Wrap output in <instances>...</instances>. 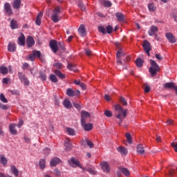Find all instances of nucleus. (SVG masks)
I'll return each mask as SVG.
<instances>
[{
	"label": "nucleus",
	"instance_id": "1",
	"mask_svg": "<svg viewBox=\"0 0 177 177\" xmlns=\"http://www.w3.org/2000/svg\"><path fill=\"white\" fill-rule=\"evenodd\" d=\"M115 110L118 113V114L116 115V118L120 121V122L118 123V125L121 126V122H122L121 115H122L123 118H125V117H127V113H128V109H124L121 105L116 104L115 105Z\"/></svg>",
	"mask_w": 177,
	"mask_h": 177
},
{
	"label": "nucleus",
	"instance_id": "2",
	"mask_svg": "<svg viewBox=\"0 0 177 177\" xmlns=\"http://www.w3.org/2000/svg\"><path fill=\"white\" fill-rule=\"evenodd\" d=\"M150 64L151 66L149 68V73L151 77H154L157 75L158 71H160V66L153 59L150 60Z\"/></svg>",
	"mask_w": 177,
	"mask_h": 177
},
{
	"label": "nucleus",
	"instance_id": "3",
	"mask_svg": "<svg viewBox=\"0 0 177 177\" xmlns=\"http://www.w3.org/2000/svg\"><path fill=\"white\" fill-rule=\"evenodd\" d=\"M59 13H60V7L57 6L53 11L51 19L53 23H59L60 21V17H59Z\"/></svg>",
	"mask_w": 177,
	"mask_h": 177
},
{
	"label": "nucleus",
	"instance_id": "4",
	"mask_svg": "<svg viewBox=\"0 0 177 177\" xmlns=\"http://www.w3.org/2000/svg\"><path fill=\"white\" fill-rule=\"evenodd\" d=\"M68 164L73 168H75V167H79V168H81V169H86L85 167H83L82 165H81L80 160L75 158H71V160H68Z\"/></svg>",
	"mask_w": 177,
	"mask_h": 177
},
{
	"label": "nucleus",
	"instance_id": "5",
	"mask_svg": "<svg viewBox=\"0 0 177 177\" xmlns=\"http://www.w3.org/2000/svg\"><path fill=\"white\" fill-rule=\"evenodd\" d=\"M18 78L24 85L28 86L30 85V81L28 78L21 72L18 73Z\"/></svg>",
	"mask_w": 177,
	"mask_h": 177
},
{
	"label": "nucleus",
	"instance_id": "6",
	"mask_svg": "<svg viewBox=\"0 0 177 177\" xmlns=\"http://www.w3.org/2000/svg\"><path fill=\"white\" fill-rule=\"evenodd\" d=\"M66 95L70 97H74V96H79V95H81V92L80 90L74 91L73 88H67Z\"/></svg>",
	"mask_w": 177,
	"mask_h": 177
},
{
	"label": "nucleus",
	"instance_id": "7",
	"mask_svg": "<svg viewBox=\"0 0 177 177\" xmlns=\"http://www.w3.org/2000/svg\"><path fill=\"white\" fill-rule=\"evenodd\" d=\"M49 46L53 50V53H57V52L59 50V47L57 46V41L56 40H50L49 42Z\"/></svg>",
	"mask_w": 177,
	"mask_h": 177
},
{
	"label": "nucleus",
	"instance_id": "8",
	"mask_svg": "<svg viewBox=\"0 0 177 177\" xmlns=\"http://www.w3.org/2000/svg\"><path fill=\"white\" fill-rule=\"evenodd\" d=\"M101 168L104 172L106 174H109L110 172V165L107 162H101Z\"/></svg>",
	"mask_w": 177,
	"mask_h": 177
},
{
	"label": "nucleus",
	"instance_id": "9",
	"mask_svg": "<svg viewBox=\"0 0 177 177\" xmlns=\"http://www.w3.org/2000/svg\"><path fill=\"white\" fill-rule=\"evenodd\" d=\"M89 117H91V113H89V112L82 111L81 113V122H85L86 118H89Z\"/></svg>",
	"mask_w": 177,
	"mask_h": 177
},
{
	"label": "nucleus",
	"instance_id": "10",
	"mask_svg": "<svg viewBox=\"0 0 177 177\" xmlns=\"http://www.w3.org/2000/svg\"><path fill=\"white\" fill-rule=\"evenodd\" d=\"M17 44L19 46H24L26 45V36H24V34L21 33V36L18 37Z\"/></svg>",
	"mask_w": 177,
	"mask_h": 177
},
{
	"label": "nucleus",
	"instance_id": "11",
	"mask_svg": "<svg viewBox=\"0 0 177 177\" xmlns=\"http://www.w3.org/2000/svg\"><path fill=\"white\" fill-rule=\"evenodd\" d=\"M4 9L8 16L13 15V11L12 10V8H10V4L9 3H6L4 4Z\"/></svg>",
	"mask_w": 177,
	"mask_h": 177
},
{
	"label": "nucleus",
	"instance_id": "12",
	"mask_svg": "<svg viewBox=\"0 0 177 177\" xmlns=\"http://www.w3.org/2000/svg\"><path fill=\"white\" fill-rule=\"evenodd\" d=\"M26 45L28 48H31L35 45V41L34 40V38L32 37H28L26 39Z\"/></svg>",
	"mask_w": 177,
	"mask_h": 177
},
{
	"label": "nucleus",
	"instance_id": "13",
	"mask_svg": "<svg viewBox=\"0 0 177 177\" xmlns=\"http://www.w3.org/2000/svg\"><path fill=\"white\" fill-rule=\"evenodd\" d=\"M62 162V160L59 158H53L50 161V167H56V165L60 164Z\"/></svg>",
	"mask_w": 177,
	"mask_h": 177
},
{
	"label": "nucleus",
	"instance_id": "14",
	"mask_svg": "<svg viewBox=\"0 0 177 177\" xmlns=\"http://www.w3.org/2000/svg\"><path fill=\"white\" fill-rule=\"evenodd\" d=\"M82 125L83 127V128L84 129V131H92V129H93V125L91 123L86 124V122H84L83 123V122H81Z\"/></svg>",
	"mask_w": 177,
	"mask_h": 177
},
{
	"label": "nucleus",
	"instance_id": "15",
	"mask_svg": "<svg viewBox=\"0 0 177 177\" xmlns=\"http://www.w3.org/2000/svg\"><path fill=\"white\" fill-rule=\"evenodd\" d=\"M142 48H144V50H151V44H150V42L147 40H144L142 44Z\"/></svg>",
	"mask_w": 177,
	"mask_h": 177
},
{
	"label": "nucleus",
	"instance_id": "16",
	"mask_svg": "<svg viewBox=\"0 0 177 177\" xmlns=\"http://www.w3.org/2000/svg\"><path fill=\"white\" fill-rule=\"evenodd\" d=\"M78 32L80 37H85L86 35V30H85V26L81 24L79 29Z\"/></svg>",
	"mask_w": 177,
	"mask_h": 177
},
{
	"label": "nucleus",
	"instance_id": "17",
	"mask_svg": "<svg viewBox=\"0 0 177 177\" xmlns=\"http://www.w3.org/2000/svg\"><path fill=\"white\" fill-rule=\"evenodd\" d=\"M158 31V28L156 26H152L150 30L148 31L149 35L150 37H153V35H156V32Z\"/></svg>",
	"mask_w": 177,
	"mask_h": 177
},
{
	"label": "nucleus",
	"instance_id": "18",
	"mask_svg": "<svg viewBox=\"0 0 177 177\" xmlns=\"http://www.w3.org/2000/svg\"><path fill=\"white\" fill-rule=\"evenodd\" d=\"M16 124H10L9 125L10 132L12 135H17V130L16 129Z\"/></svg>",
	"mask_w": 177,
	"mask_h": 177
},
{
	"label": "nucleus",
	"instance_id": "19",
	"mask_svg": "<svg viewBox=\"0 0 177 177\" xmlns=\"http://www.w3.org/2000/svg\"><path fill=\"white\" fill-rule=\"evenodd\" d=\"M118 169L124 176H129V175H131L129 170L125 167H119Z\"/></svg>",
	"mask_w": 177,
	"mask_h": 177
},
{
	"label": "nucleus",
	"instance_id": "20",
	"mask_svg": "<svg viewBox=\"0 0 177 177\" xmlns=\"http://www.w3.org/2000/svg\"><path fill=\"white\" fill-rule=\"evenodd\" d=\"M118 153H120L122 156H126L128 154V149L124 147H119L118 148Z\"/></svg>",
	"mask_w": 177,
	"mask_h": 177
},
{
	"label": "nucleus",
	"instance_id": "21",
	"mask_svg": "<svg viewBox=\"0 0 177 177\" xmlns=\"http://www.w3.org/2000/svg\"><path fill=\"white\" fill-rule=\"evenodd\" d=\"M166 38H167L168 41L171 42V44H175L176 40L175 39V37L171 32L166 33Z\"/></svg>",
	"mask_w": 177,
	"mask_h": 177
},
{
	"label": "nucleus",
	"instance_id": "22",
	"mask_svg": "<svg viewBox=\"0 0 177 177\" xmlns=\"http://www.w3.org/2000/svg\"><path fill=\"white\" fill-rule=\"evenodd\" d=\"M54 73L57 77L60 78V80H64V78H66V75L64 73H62V72L57 69L54 70Z\"/></svg>",
	"mask_w": 177,
	"mask_h": 177
},
{
	"label": "nucleus",
	"instance_id": "23",
	"mask_svg": "<svg viewBox=\"0 0 177 177\" xmlns=\"http://www.w3.org/2000/svg\"><path fill=\"white\" fill-rule=\"evenodd\" d=\"M8 50L9 52H15L16 50V44L13 42H10L8 46Z\"/></svg>",
	"mask_w": 177,
	"mask_h": 177
},
{
	"label": "nucleus",
	"instance_id": "24",
	"mask_svg": "<svg viewBox=\"0 0 177 177\" xmlns=\"http://www.w3.org/2000/svg\"><path fill=\"white\" fill-rule=\"evenodd\" d=\"M42 16H44V12H39L37 16V18H36V20H35V24L37 25V26H41V19H42Z\"/></svg>",
	"mask_w": 177,
	"mask_h": 177
},
{
	"label": "nucleus",
	"instance_id": "25",
	"mask_svg": "<svg viewBox=\"0 0 177 177\" xmlns=\"http://www.w3.org/2000/svg\"><path fill=\"white\" fill-rule=\"evenodd\" d=\"M12 6L14 9H20V6H21V0H15Z\"/></svg>",
	"mask_w": 177,
	"mask_h": 177
},
{
	"label": "nucleus",
	"instance_id": "26",
	"mask_svg": "<svg viewBox=\"0 0 177 177\" xmlns=\"http://www.w3.org/2000/svg\"><path fill=\"white\" fill-rule=\"evenodd\" d=\"M164 88L165 89H174L175 88L174 82H167L164 84Z\"/></svg>",
	"mask_w": 177,
	"mask_h": 177
},
{
	"label": "nucleus",
	"instance_id": "27",
	"mask_svg": "<svg viewBox=\"0 0 177 177\" xmlns=\"http://www.w3.org/2000/svg\"><path fill=\"white\" fill-rule=\"evenodd\" d=\"M63 105L64 106V107H66V109H71V107H73L71 102H70V100L67 99L64 100Z\"/></svg>",
	"mask_w": 177,
	"mask_h": 177
},
{
	"label": "nucleus",
	"instance_id": "28",
	"mask_svg": "<svg viewBox=\"0 0 177 177\" xmlns=\"http://www.w3.org/2000/svg\"><path fill=\"white\" fill-rule=\"evenodd\" d=\"M118 21H124L125 20V17H124V14L121 12H117L115 14Z\"/></svg>",
	"mask_w": 177,
	"mask_h": 177
},
{
	"label": "nucleus",
	"instance_id": "29",
	"mask_svg": "<svg viewBox=\"0 0 177 177\" xmlns=\"http://www.w3.org/2000/svg\"><path fill=\"white\" fill-rule=\"evenodd\" d=\"M10 28L12 30H16L17 28H19V25L17 24V21L15 20H11L10 22Z\"/></svg>",
	"mask_w": 177,
	"mask_h": 177
},
{
	"label": "nucleus",
	"instance_id": "30",
	"mask_svg": "<svg viewBox=\"0 0 177 177\" xmlns=\"http://www.w3.org/2000/svg\"><path fill=\"white\" fill-rule=\"evenodd\" d=\"M0 162L3 165V167L8 164V159L5 157L4 155L0 156Z\"/></svg>",
	"mask_w": 177,
	"mask_h": 177
},
{
	"label": "nucleus",
	"instance_id": "31",
	"mask_svg": "<svg viewBox=\"0 0 177 177\" xmlns=\"http://www.w3.org/2000/svg\"><path fill=\"white\" fill-rule=\"evenodd\" d=\"M137 153H138V154H143V153H145V147H143V145H138L137 146Z\"/></svg>",
	"mask_w": 177,
	"mask_h": 177
},
{
	"label": "nucleus",
	"instance_id": "32",
	"mask_svg": "<svg viewBox=\"0 0 177 177\" xmlns=\"http://www.w3.org/2000/svg\"><path fill=\"white\" fill-rule=\"evenodd\" d=\"M11 172L15 175V176H19V169H17L16 166H11Z\"/></svg>",
	"mask_w": 177,
	"mask_h": 177
},
{
	"label": "nucleus",
	"instance_id": "33",
	"mask_svg": "<svg viewBox=\"0 0 177 177\" xmlns=\"http://www.w3.org/2000/svg\"><path fill=\"white\" fill-rule=\"evenodd\" d=\"M124 56H125V53H124V51H122V48H120L116 53L117 59H118L120 57H124Z\"/></svg>",
	"mask_w": 177,
	"mask_h": 177
},
{
	"label": "nucleus",
	"instance_id": "34",
	"mask_svg": "<svg viewBox=\"0 0 177 177\" xmlns=\"http://www.w3.org/2000/svg\"><path fill=\"white\" fill-rule=\"evenodd\" d=\"M0 73L3 75L8 74V67L3 66H0Z\"/></svg>",
	"mask_w": 177,
	"mask_h": 177
},
{
	"label": "nucleus",
	"instance_id": "35",
	"mask_svg": "<svg viewBox=\"0 0 177 177\" xmlns=\"http://www.w3.org/2000/svg\"><path fill=\"white\" fill-rule=\"evenodd\" d=\"M64 146H65L66 150H71V148L73 147V145H71V142L68 140L65 141Z\"/></svg>",
	"mask_w": 177,
	"mask_h": 177
},
{
	"label": "nucleus",
	"instance_id": "36",
	"mask_svg": "<svg viewBox=\"0 0 177 177\" xmlns=\"http://www.w3.org/2000/svg\"><path fill=\"white\" fill-rule=\"evenodd\" d=\"M46 162V160H45V159H40L39 164L41 169H45Z\"/></svg>",
	"mask_w": 177,
	"mask_h": 177
},
{
	"label": "nucleus",
	"instance_id": "37",
	"mask_svg": "<svg viewBox=\"0 0 177 177\" xmlns=\"http://www.w3.org/2000/svg\"><path fill=\"white\" fill-rule=\"evenodd\" d=\"M78 7L82 10V12H85L86 10V7L84 5L82 1H78Z\"/></svg>",
	"mask_w": 177,
	"mask_h": 177
},
{
	"label": "nucleus",
	"instance_id": "38",
	"mask_svg": "<svg viewBox=\"0 0 177 177\" xmlns=\"http://www.w3.org/2000/svg\"><path fill=\"white\" fill-rule=\"evenodd\" d=\"M68 68L69 70H71V71H74L75 73H77V71L75 65H74L73 64H68Z\"/></svg>",
	"mask_w": 177,
	"mask_h": 177
},
{
	"label": "nucleus",
	"instance_id": "39",
	"mask_svg": "<svg viewBox=\"0 0 177 177\" xmlns=\"http://www.w3.org/2000/svg\"><path fill=\"white\" fill-rule=\"evenodd\" d=\"M125 138L127 139V141L129 143V145H131V143H132V136H131V133H126Z\"/></svg>",
	"mask_w": 177,
	"mask_h": 177
},
{
	"label": "nucleus",
	"instance_id": "40",
	"mask_svg": "<svg viewBox=\"0 0 177 177\" xmlns=\"http://www.w3.org/2000/svg\"><path fill=\"white\" fill-rule=\"evenodd\" d=\"M136 64L137 67H142V66H143V60H142L140 58H138L136 60Z\"/></svg>",
	"mask_w": 177,
	"mask_h": 177
},
{
	"label": "nucleus",
	"instance_id": "41",
	"mask_svg": "<svg viewBox=\"0 0 177 177\" xmlns=\"http://www.w3.org/2000/svg\"><path fill=\"white\" fill-rule=\"evenodd\" d=\"M51 82H57L58 80H57V77H56V75H54V74H51L50 75V77H49Z\"/></svg>",
	"mask_w": 177,
	"mask_h": 177
},
{
	"label": "nucleus",
	"instance_id": "42",
	"mask_svg": "<svg viewBox=\"0 0 177 177\" xmlns=\"http://www.w3.org/2000/svg\"><path fill=\"white\" fill-rule=\"evenodd\" d=\"M66 131L71 136H74L75 135V131L70 127L66 128Z\"/></svg>",
	"mask_w": 177,
	"mask_h": 177
},
{
	"label": "nucleus",
	"instance_id": "43",
	"mask_svg": "<svg viewBox=\"0 0 177 177\" xmlns=\"http://www.w3.org/2000/svg\"><path fill=\"white\" fill-rule=\"evenodd\" d=\"M32 53H33L35 57H38V59H41V51H39V50H33Z\"/></svg>",
	"mask_w": 177,
	"mask_h": 177
},
{
	"label": "nucleus",
	"instance_id": "44",
	"mask_svg": "<svg viewBox=\"0 0 177 177\" xmlns=\"http://www.w3.org/2000/svg\"><path fill=\"white\" fill-rule=\"evenodd\" d=\"M53 66L55 67V68H58V70H62L63 68V64L60 62H56L53 64Z\"/></svg>",
	"mask_w": 177,
	"mask_h": 177
},
{
	"label": "nucleus",
	"instance_id": "45",
	"mask_svg": "<svg viewBox=\"0 0 177 177\" xmlns=\"http://www.w3.org/2000/svg\"><path fill=\"white\" fill-rule=\"evenodd\" d=\"M120 102L121 104H122L123 106L128 105V102H127V100H125V97H120Z\"/></svg>",
	"mask_w": 177,
	"mask_h": 177
},
{
	"label": "nucleus",
	"instance_id": "46",
	"mask_svg": "<svg viewBox=\"0 0 177 177\" xmlns=\"http://www.w3.org/2000/svg\"><path fill=\"white\" fill-rule=\"evenodd\" d=\"M86 143L87 146H88L90 147V149H93L95 145L93 144V142H92V141H91L89 140H86Z\"/></svg>",
	"mask_w": 177,
	"mask_h": 177
},
{
	"label": "nucleus",
	"instance_id": "47",
	"mask_svg": "<svg viewBox=\"0 0 177 177\" xmlns=\"http://www.w3.org/2000/svg\"><path fill=\"white\" fill-rule=\"evenodd\" d=\"M0 100L3 102V103H8V99H6L3 93L0 95Z\"/></svg>",
	"mask_w": 177,
	"mask_h": 177
},
{
	"label": "nucleus",
	"instance_id": "48",
	"mask_svg": "<svg viewBox=\"0 0 177 177\" xmlns=\"http://www.w3.org/2000/svg\"><path fill=\"white\" fill-rule=\"evenodd\" d=\"M168 176L172 177L175 175V169H171L168 170Z\"/></svg>",
	"mask_w": 177,
	"mask_h": 177
},
{
	"label": "nucleus",
	"instance_id": "49",
	"mask_svg": "<svg viewBox=\"0 0 177 177\" xmlns=\"http://www.w3.org/2000/svg\"><path fill=\"white\" fill-rule=\"evenodd\" d=\"M87 172H89V174H91V175H96V171H95L92 168H87L86 169Z\"/></svg>",
	"mask_w": 177,
	"mask_h": 177
},
{
	"label": "nucleus",
	"instance_id": "50",
	"mask_svg": "<svg viewBox=\"0 0 177 177\" xmlns=\"http://www.w3.org/2000/svg\"><path fill=\"white\" fill-rule=\"evenodd\" d=\"M106 29L107 34H111V32H113V26L109 25L106 26Z\"/></svg>",
	"mask_w": 177,
	"mask_h": 177
},
{
	"label": "nucleus",
	"instance_id": "51",
	"mask_svg": "<svg viewBox=\"0 0 177 177\" xmlns=\"http://www.w3.org/2000/svg\"><path fill=\"white\" fill-rule=\"evenodd\" d=\"M98 30L102 34H106V28L104 26H99Z\"/></svg>",
	"mask_w": 177,
	"mask_h": 177
},
{
	"label": "nucleus",
	"instance_id": "52",
	"mask_svg": "<svg viewBox=\"0 0 177 177\" xmlns=\"http://www.w3.org/2000/svg\"><path fill=\"white\" fill-rule=\"evenodd\" d=\"M111 5H113V3L110 1H105L104 2V6L106 8H111Z\"/></svg>",
	"mask_w": 177,
	"mask_h": 177
},
{
	"label": "nucleus",
	"instance_id": "53",
	"mask_svg": "<svg viewBox=\"0 0 177 177\" xmlns=\"http://www.w3.org/2000/svg\"><path fill=\"white\" fill-rule=\"evenodd\" d=\"M104 115H106V117L108 118L113 117V113H111V111L109 110L105 111Z\"/></svg>",
	"mask_w": 177,
	"mask_h": 177
},
{
	"label": "nucleus",
	"instance_id": "54",
	"mask_svg": "<svg viewBox=\"0 0 177 177\" xmlns=\"http://www.w3.org/2000/svg\"><path fill=\"white\" fill-rule=\"evenodd\" d=\"M58 46H59L61 49H62V50H66V48H65V47H64V43H63V41H59V42L58 43Z\"/></svg>",
	"mask_w": 177,
	"mask_h": 177
},
{
	"label": "nucleus",
	"instance_id": "55",
	"mask_svg": "<svg viewBox=\"0 0 177 177\" xmlns=\"http://www.w3.org/2000/svg\"><path fill=\"white\" fill-rule=\"evenodd\" d=\"M0 109H1V110H8V109H9V106L0 102Z\"/></svg>",
	"mask_w": 177,
	"mask_h": 177
},
{
	"label": "nucleus",
	"instance_id": "56",
	"mask_svg": "<svg viewBox=\"0 0 177 177\" xmlns=\"http://www.w3.org/2000/svg\"><path fill=\"white\" fill-rule=\"evenodd\" d=\"M40 78L42 81H46V75L44 73H40Z\"/></svg>",
	"mask_w": 177,
	"mask_h": 177
},
{
	"label": "nucleus",
	"instance_id": "57",
	"mask_svg": "<svg viewBox=\"0 0 177 177\" xmlns=\"http://www.w3.org/2000/svg\"><path fill=\"white\" fill-rule=\"evenodd\" d=\"M28 59L30 62H34L35 60V55H34L33 53L29 55Z\"/></svg>",
	"mask_w": 177,
	"mask_h": 177
},
{
	"label": "nucleus",
	"instance_id": "58",
	"mask_svg": "<svg viewBox=\"0 0 177 177\" xmlns=\"http://www.w3.org/2000/svg\"><path fill=\"white\" fill-rule=\"evenodd\" d=\"M171 146L173 147V149H174V151H176V153H177V142H172L171 144Z\"/></svg>",
	"mask_w": 177,
	"mask_h": 177
},
{
	"label": "nucleus",
	"instance_id": "59",
	"mask_svg": "<svg viewBox=\"0 0 177 177\" xmlns=\"http://www.w3.org/2000/svg\"><path fill=\"white\" fill-rule=\"evenodd\" d=\"M148 8H149V10H150V12L154 11V5L153 3L149 4Z\"/></svg>",
	"mask_w": 177,
	"mask_h": 177
},
{
	"label": "nucleus",
	"instance_id": "60",
	"mask_svg": "<svg viewBox=\"0 0 177 177\" xmlns=\"http://www.w3.org/2000/svg\"><path fill=\"white\" fill-rule=\"evenodd\" d=\"M85 52H86V55L87 56H92V55H93L92 54V51L91 50H89V49H86Z\"/></svg>",
	"mask_w": 177,
	"mask_h": 177
},
{
	"label": "nucleus",
	"instance_id": "61",
	"mask_svg": "<svg viewBox=\"0 0 177 177\" xmlns=\"http://www.w3.org/2000/svg\"><path fill=\"white\" fill-rule=\"evenodd\" d=\"M54 171L56 176H60V174H62V172H60V170H59L58 169H55Z\"/></svg>",
	"mask_w": 177,
	"mask_h": 177
},
{
	"label": "nucleus",
	"instance_id": "62",
	"mask_svg": "<svg viewBox=\"0 0 177 177\" xmlns=\"http://www.w3.org/2000/svg\"><path fill=\"white\" fill-rule=\"evenodd\" d=\"M44 151L45 156H48L49 154V153H50V149L45 148Z\"/></svg>",
	"mask_w": 177,
	"mask_h": 177
},
{
	"label": "nucleus",
	"instance_id": "63",
	"mask_svg": "<svg viewBox=\"0 0 177 177\" xmlns=\"http://www.w3.org/2000/svg\"><path fill=\"white\" fill-rule=\"evenodd\" d=\"M23 124H24V122L22 120H20L17 127H18V128H21Z\"/></svg>",
	"mask_w": 177,
	"mask_h": 177
},
{
	"label": "nucleus",
	"instance_id": "64",
	"mask_svg": "<svg viewBox=\"0 0 177 177\" xmlns=\"http://www.w3.org/2000/svg\"><path fill=\"white\" fill-rule=\"evenodd\" d=\"M150 89H151V88H150L149 86H146L145 87V93H149V92H150Z\"/></svg>",
	"mask_w": 177,
	"mask_h": 177
}]
</instances>
